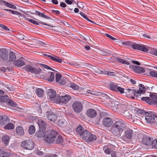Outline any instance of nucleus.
<instances>
[{"mask_svg":"<svg viewBox=\"0 0 157 157\" xmlns=\"http://www.w3.org/2000/svg\"><path fill=\"white\" fill-rule=\"evenodd\" d=\"M127 124L122 120L116 121L111 128V132L114 135H121L126 128Z\"/></svg>","mask_w":157,"mask_h":157,"instance_id":"obj_1","label":"nucleus"},{"mask_svg":"<svg viewBox=\"0 0 157 157\" xmlns=\"http://www.w3.org/2000/svg\"><path fill=\"white\" fill-rule=\"evenodd\" d=\"M57 136L58 133L54 130L48 131L46 132L44 140L48 143L52 144L54 143Z\"/></svg>","mask_w":157,"mask_h":157,"instance_id":"obj_2","label":"nucleus"},{"mask_svg":"<svg viewBox=\"0 0 157 157\" xmlns=\"http://www.w3.org/2000/svg\"><path fill=\"white\" fill-rule=\"evenodd\" d=\"M84 133L82 139L86 142H93L97 138V136L91 133L88 131H85Z\"/></svg>","mask_w":157,"mask_h":157,"instance_id":"obj_3","label":"nucleus"},{"mask_svg":"<svg viewBox=\"0 0 157 157\" xmlns=\"http://www.w3.org/2000/svg\"><path fill=\"white\" fill-rule=\"evenodd\" d=\"M71 99L70 95H65L64 96H57L54 99V102L57 103H67Z\"/></svg>","mask_w":157,"mask_h":157,"instance_id":"obj_4","label":"nucleus"},{"mask_svg":"<svg viewBox=\"0 0 157 157\" xmlns=\"http://www.w3.org/2000/svg\"><path fill=\"white\" fill-rule=\"evenodd\" d=\"M139 139H142V143L146 146H151L153 141V138L147 136H144L142 134H140L138 135Z\"/></svg>","mask_w":157,"mask_h":157,"instance_id":"obj_5","label":"nucleus"},{"mask_svg":"<svg viewBox=\"0 0 157 157\" xmlns=\"http://www.w3.org/2000/svg\"><path fill=\"white\" fill-rule=\"evenodd\" d=\"M34 145L33 142L30 140L23 141L21 144L22 147L28 150L32 149L34 148Z\"/></svg>","mask_w":157,"mask_h":157,"instance_id":"obj_6","label":"nucleus"},{"mask_svg":"<svg viewBox=\"0 0 157 157\" xmlns=\"http://www.w3.org/2000/svg\"><path fill=\"white\" fill-rule=\"evenodd\" d=\"M72 108L74 111L76 113H80L83 109L82 103L79 101H75L72 104Z\"/></svg>","mask_w":157,"mask_h":157,"instance_id":"obj_7","label":"nucleus"},{"mask_svg":"<svg viewBox=\"0 0 157 157\" xmlns=\"http://www.w3.org/2000/svg\"><path fill=\"white\" fill-rule=\"evenodd\" d=\"M131 47L134 49L142 51L145 52H147L148 51V49L144 46L132 42Z\"/></svg>","mask_w":157,"mask_h":157,"instance_id":"obj_8","label":"nucleus"},{"mask_svg":"<svg viewBox=\"0 0 157 157\" xmlns=\"http://www.w3.org/2000/svg\"><path fill=\"white\" fill-rule=\"evenodd\" d=\"M9 53L8 50L5 48H2L0 50V58L3 60L8 59Z\"/></svg>","mask_w":157,"mask_h":157,"instance_id":"obj_9","label":"nucleus"},{"mask_svg":"<svg viewBox=\"0 0 157 157\" xmlns=\"http://www.w3.org/2000/svg\"><path fill=\"white\" fill-rule=\"evenodd\" d=\"M137 91L135 90L134 88H132L131 89H125V93L127 95H130L131 96L135 95L136 96H138V94H136ZM132 98H134V97L132 96Z\"/></svg>","mask_w":157,"mask_h":157,"instance_id":"obj_10","label":"nucleus"},{"mask_svg":"<svg viewBox=\"0 0 157 157\" xmlns=\"http://www.w3.org/2000/svg\"><path fill=\"white\" fill-rule=\"evenodd\" d=\"M10 119L6 115H0V125H4L8 123Z\"/></svg>","mask_w":157,"mask_h":157,"instance_id":"obj_11","label":"nucleus"},{"mask_svg":"<svg viewBox=\"0 0 157 157\" xmlns=\"http://www.w3.org/2000/svg\"><path fill=\"white\" fill-rule=\"evenodd\" d=\"M103 123L105 127H109L112 125L113 121L111 118L109 117H106L104 118L103 119Z\"/></svg>","mask_w":157,"mask_h":157,"instance_id":"obj_12","label":"nucleus"},{"mask_svg":"<svg viewBox=\"0 0 157 157\" xmlns=\"http://www.w3.org/2000/svg\"><path fill=\"white\" fill-rule=\"evenodd\" d=\"M47 93L50 98L54 101V99L56 98V96L55 90L52 89H49L48 90Z\"/></svg>","mask_w":157,"mask_h":157,"instance_id":"obj_13","label":"nucleus"},{"mask_svg":"<svg viewBox=\"0 0 157 157\" xmlns=\"http://www.w3.org/2000/svg\"><path fill=\"white\" fill-rule=\"evenodd\" d=\"M47 117L48 119L52 122H55L57 119V116L52 112H47Z\"/></svg>","mask_w":157,"mask_h":157,"instance_id":"obj_14","label":"nucleus"},{"mask_svg":"<svg viewBox=\"0 0 157 157\" xmlns=\"http://www.w3.org/2000/svg\"><path fill=\"white\" fill-rule=\"evenodd\" d=\"M25 59L23 57H21L16 61L14 62V64L15 66L18 67H21L25 65Z\"/></svg>","mask_w":157,"mask_h":157,"instance_id":"obj_15","label":"nucleus"},{"mask_svg":"<svg viewBox=\"0 0 157 157\" xmlns=\"http://www.w3.org/2000/svg\"><path fill=\"white\" fill-rule=\"evenodd\" d=\"M33 19H35L37 21V22L35 21H34L32 19H29L28 18L27 20H28V21H29L30 22H31L34 24L36 25H39V24L40 23V24H41L43 25H47V26H50L52 27H54L53 26H51L50 25H49V24L46 23L44 22L41 21L36 19L35 18H33Z\"/></svg>","mask_w":157,"mask_h":157,"instance_id":"obj_16","label":"nucleus"},{"mask_svg":"<svg viewBox=\"0 0 157 157\" xmlns=\"http://www.w3.org/2000/svg\"><path fill=\"white\" fill-rule=\"evenodd\" d=\"M86 114L89 117L92 118L96 117L97 113L94 109H90L87 110Z\"/></svg>","mask_w":157,"mask_h":157,"instance_id":"obj_17","label":"nucleus"},{"mask_svg":"<svg viewBox=\"0 0 157 157\" xmlns=\"http://www.w3.org/2000/svg\"><path fill=\"white\" fill-rule=\"evenodd\" d=\"M25 69L27 71L32 73L36 74L38 73V71L30 65H27L25 67Z\"/></svg>","mask_w":157,"mask_h":157,"instance_id":"obj_18","label":"nucleus"},{"mask_svg":"<svg viewBox=\"0 0 157 157\" xmlns=\"http://www.w3.org/2000/svg\"><path fill=\"white\" fill-rule=\"evenodd\" d=\"M124 133L125 137L128 139H130L133 135V131L131 129L128 128L125 131Z\"/></svg>","mask_w":157,"mask_h":157,"instance_id":"obj_19","label":"nucleus"},{"mask_svg":"<svg viewBox=\"0 0 157 157\" xmlns=\"http://www.w3.org/2000/svg\"><path fill=\"white\" fill-rule=\"evenodd\" d=\"M37 124L39 125L40 129H46L47 124L45 121L42 119H40L38 121Z\"/></svg>","mask_w":157,"mask_h":157,"instance_id":"obj_20","label":"nucleus"},{"mask_svg":"<svg viewBox=\"0 0 157 157\" xmlns=\"http://www.w3.org/2000/svg\"><path fill=\"white\" fill-rule=\"evenodd\" d=\"M46 129H40L38 132L36 133V136L39 138L43 137V140H44L45 136L47 131H45Z\"/></svg>","mask_w":157,"mask_h":157,"instance_id":"obj_21","label":"nucleus"},{"mask_svg":"<svg viewBox=\"0 0 157 157\" xmlns=\"http://www.w3.org/2000/svg\"><path fill=\"white\" fill-rule=\"evenodd\" d=\"M87 131L86 129L84 130V128L81 126H78L76 129V131L78 134L82 136V139L83 136V134L85 131Z\"/></svg>","mask_w":157,"mask_h":157,"instance_id":"obj_22","label":"nucleus"},{"mask_svg":"<svg viewBox=\"0 0 157 157\" xmlns=\"http://www.w3.org/2000/svg\"><path fill=\"white\" fill-rule=\"evenodd\" d=\"M46 79L50 82H52L54 79V74L52 72H48L46 74Z\"/></svg>","mask_w":157,"mask_h":157,"instance_id":"obj_23","label":"nucleus"},{"mask_svg":"<svg viewBox=\"0 0 157 157\" xmlns=\"http://www.w3.org/2000/svg\"><path fill=\"white\" fill-rule=\"evenodd\" d=\"M15 131L16 134L18 136H22L24 134V129L21 126H17L16 128Z\"/></svg>","mask_w":157,"mask_h":157,"instance_id":"obj_24","label":"nucleus"},{"mask_svg":"<svg viewBox=\"0 0 157 157\" xmlns=\"http://www.w3.org/2000/svg\"><path fill=\"white\" fill-rule=\"evenodd\" d=\"M132 69L136 73H141L144 71V69L143 67L138 66H133Z\"/></svg>","mask_w":157,"mask_h":157,"instance_id":"obj_25","label":"nucleus"},{"mask_svg":"<svg viewBox=\"0 0 157 157\" xmlns=\"http://www.w3.org/2000/svg\"><path fill=\"white\" fill-rule=\"evenodd\" d=\"M145 120L149 123L152 124L156 122V121L154 117L151 116L147 115L145 116Z\"/></svg>","mask_w":157,"mask_h":157,"instance_id":"obj_26","label":"nucleus"},{"mask_svg":"<svg viewBox=\"0 0 157 157\" xmlns=\"http://www.w3.org/2000/svg\"><path fill=\"white\" fill-rule=\"evenodd\" d=\"M51 59L58 63H60L63 62V60L62 58L53 54L52 55V56L51 57Z\"/></svg>","mask_w":157,"mask_h":157,"instance_id":"obj_27","label":"nucleus"},{"mask_svg":"<svg viewBox=\"0 0 157 157\" xmlns=\"http://www.w3.org/2000/svg\"><path fill=\"white\" fill-rule=\"evenodd\" d=\"M139 90L137 91L136 94H143L145 93L146 91V89L144 86L141 84H139Z\"/></svg>","mask_w":157,"mask_h":157,"instance_id":"obj_28","label":"nucleus"},{"mask_svg":"<svg viewBox=\"0 0 157 157\" xmlns=\"http://www.w3.org/2000/svg\"><path fill=\"white\" fill-rule=\"evenodd\" d=\"M35 14L40 17H43L47 19H52V18L51 17L45 15L43 13H41L39 11L36 10L35 11Z\"/></svg>","mask_w":157,"mask_h":157,"instance_id":"obj_29","label":"nucleus"},{"mask_svg":"<svg viewBox=\"0 0 157 157\" xmlns=\"http://www.w3.org/2000/svg\"><path fill=\"white\" fill-rule=\"evenodd\" d=\"M1 0L2 1L0 3H3L5 6L12 9H16V7L15 6L13 5L12 4L9 3L6 1L3 0Z\"/></svg>","mask_w":157,"mask_h":157,"instance_id":"obj_30","label":"nucleus"},{"mask_svg":"<svg viewBox=\"0 0 157 157\" xmlns=\"http://www.w3.org/2000/svg\"><path fill=\"white\" fill-rule=\"evenodd\" d=\"M150 98L152 104H157V96L154 94L150 95Z\"/></svg>","mask_w":157,"mask_h":157,"instance_id":"obj_31","label":"nucleus"},{"mask_svg":"<svg viewBox=\"0 0 157 157\" xmlns=\"http://www.w3.org/2000/svg\"><path fill=\"white\" fill-rule=\"evenodd\" d=\"M63 142V139L62 138V137L60 135L57 136L56 137V139L55 140V141L54 142V143H56L57 144H61Z\"/></svg>","mask_w":157,"mask_h":157,"instance_id":"obj_32","label":"nucleus"},{"mask_svg":"<svg viewBox=\"0 0 157 157\" xmlns=\"http://www.w3.org/2000/svg\"><path fill=\"white\" fill-rule=\"evenodd\" d=\"M35 92L37 95L39 97H41L44 95V91L41 88L37 89Z\"/></svg>","mask_w":157,"mask_h":157,"instance_id":"obj_33","label":"nucleus"},{"mask_svg":"<svg viewBox=\"0 0 157 157\" xmlns=\"http://www.w3.org/2000/svg\"><path fill=\"white\" fill-rule=\"evenodd\" d=\"M16 59L15 53L13 52H10L9 54V60L10 61H14Z\"/></svg>","mask_w":157,"mask_h":157,"instance_id":"obj_34","label":"nucleus"},{"mask_svg":"<svg viewBox=\"0 0 157 157\" xmlns=\"http://www.w3.org/2000/svg\"><path fill=\"white\" fill-rule=\"evenodd\" d=\"M5 129L10 130L14 128V125L12 123L7 124L4 127Z\"/></svg>","mask_w":157,"mask_h":157,"instance_id":"obj_35","label":"nucleus"},{"mask_svg":"<svg viewBox=\"0 0 157 157\" xmlns=\"http://www.w3.org/2000/svg\"><path fill=\"white\" fill-rule=\"evenodd\" d=\"M9 140L10 138L9 136L7 135H5L3 136L2 138V142L5 144H7L8 143Z\"/></svg>","mask_w":157,"mask_h":157,"instance_id":"obj_36","label":"nucleus"},{"mask_svg":"<svg viewBox=\"0 0 157 157\" xmlns=\"http://www.w3.org/2000/svg\"><path fill=\"white\" fill-rule=\"evenodd\" d=\"M9 100V97L7 95H3L0 98V101L3 103H7Z\"/></svg>","mask_w":157,"mask_h":157,"instance_id":"obj_37","label":"nucleus"},{"mask_svg":"<svg viewBox=\"0 0 157 157\" xmlns=\"http://www.w3.org/2000/svg\"><path fill=\"white\" fill-rule=\"evenodd\" d=\"M69 86L73 89L77 90L79 89V86L75 83L71 82L69 84Z\"/></svg>","mask_w":157,"mask_h":157,"instance_id":"obj_38","label":"nucleus"},{"mask_svg":"<svg viewBox=\"0 0 157 157\" xmlns=\"http://www.w3.org/2000/svg\"><path fill=\"white\" fill-rule=\"evenodd\" d=\"M117 87L118 86L117 84L113 82H111L109 86L110 89L114 91L116 90Z\"/></svg>","mask_w":157,"mask_h":157,"instance_id":"obj_39","label":"nucleus"},{"mask_svg":"<svg viewBox=\"0 0 157 157\" xmlns=\"http://www.w3.org/2000/svg\"><path fill=\"white\" fill-rule=\"evenodd\" d=\"M142 100L145 101L150 105H152L151 101L150 98L148 97H143L141 98Z\"/></svg>","mask_w":157,"mask_h":157,"instance_id":"obj_40","label":"nucleus"},{"mask_svg":"<svg viewBox=\"0 0 157 157\" xmlns=\"http://www.w3.org/2000/svg\"><path fill=\"white\" fill-rule=\"evenodd\" d=\"M35 131V127L33 125H30L29 129V132L30 134H33Z\"/></svg>","mask_w":157,"mask_h":157,"instance_id":"obj_41","label":"nucleus"},{"mask_svg":"<svg viewBox=\"0 0 157 157\" xmlns=\"http://www.w3.org/2000/svg\"><path fill=\"white\" fill-rule=\"evenodd\" d=\"M7 103L9 105L12 107H16L17 105L15 102H13L11 100H9V99Z\"/></svg>","mask_w":157,"mask_h":157,"instance_id":"obj_42","label":"nucleus"},{"mask_svg":"<svg viewBox=\"0 0 157 157\" xmlns=\"http://www.w3.org/2000/svg\"><path fill=\"white\" fill-rule=\"evenodd\" d=\"M151 145L152 148L157 149V140H153Z\"/></svg>","mask_w":157,"mask_h":157,"instance_id":"obj_43","label":"nucleus"},{"mask_svg":"<svg viewBox=\"0 0 157 157\" xmlns=\"http://www.w3.org/2000/svg\"><path fill=\"white\" fill-rule=\"evenodd\" d=\"M110 51L108 50H104L101 51V54L103 56L109 55L110 53Z\"/></svg>","mask_w":157,"mask_h":157,"instance_id":"obj_44","label":"nucleus"},{"mask_svg":"<svg viewBox=\"0 0 157 157\" xmlns=\"http://www.w3.org/2000/svg\"><path fill=\"white\" fill-rule=\"evenodd\" d=\"M62 75L59 73H56V82H59L60 80L61 79Z\"/></svg>","mask_w":157,"mask_h":157,"instance_id":"obj_45","label":"nucleus"},{"mask_svg":"<svg viewBox=\"0 0 157 157\" xmlns=\"http://www.w3.org/2000/svg\"><path fill=\"white\" fill-rule=\"evenodd\" d=\"M150 76L156 78L157 77V72L155 71H151L149 73Z\"/></svg>","mask_w":157,"mask_h":157,"instance_id":"obj_46","label":"nucleus"},{"mask_svg":"<svg viewBox=\"0 0 157 157\" xmlns=\"http://www.w3.org/2000/svg\"><path fill=\"white\" fill-rule=\"evenodd\" d=\"M104 74L112 76L115 75V73L112 71H105Z\"/></svg>","mask_w":157,"mask_h":157,"instance_id":"obj_47","label":"nucleus"},{"mask_svg":"<svg viewBox=\"0 0 157 157\" xmlns=\"http://www.w3.org/2000/svg\"><path fill=\"white\" fill-rule=\"evenodd\" d=\"M65 122V121L63 119H60L59 120L58 124L59 126L61 127L64 125Z\"/></svg>","mask_w":157,"mask_h":157,"instance_id":"obj_48","label":"nucleus"},{"mask_svg":"<svg viewBox=\"0 0 157 157\" xmlns=\"http://www.w3.org/2000/svg\"><path fill=\"white\" fill-rule=\"evenodd\" d=\"M124 88L118 86L116 91L119 92L120 93L122 94L124 93Z\"/></svg>","mask_w":157,"mask_h":157,"instance_id":"obj_49","label":"nucleus"},{"mask_svg":"<svg viewBox=\"0 0 157 157\" xmlns=\"http://www.w3.org/2000/svg\"><path fill=\"white\" fill-rule=\"evenodd\" d=\"M104 152L108 154H109L110 153V151L109 148L104 147L103 148Z\"/></svg>","mask_w":157,"mask_h":157,"instance_id":"obj_50","label":"nucleus"},{"mask_svg":"<svg viewBox=\"0 0 157 157\" xmlns=\"http://www.w3.org/2000/svg\"><path fill=\"white\" fill-rule=\"evenodd\" d=\"M151 52L153 55L157 56V49L154 48H151Z\"/></svg>","mask_w":157,"mask_h":157,"instance_id":"obj_51","label":"nucleus"},{"mask_svg":"<svg viewBox=\"0 0 157 157\" xmlns=\"http://www.w3.org/2000/svg\"><path fill=\"white\" fill-rule=\"evenodd\" d=\"M121 44L124 45H125V46L128 45V46H131V44H132V42H131L129 41H126V42H121Z\"/></svg>","mask_w":157,"mask_h":157,"instance_id":"obj_52","label":"nucleus"},{"mask_svg":"<svg viewBox=\"0 0 157 157\" xmlns=\"http://www.w3.org/2000/svg\"><path fill=\"white\" fill-rule=\"evenodd\" d=\"M10 12H11V13L13 14H16L20 16H21L22 15V14L21 13L17 11L11 10Z\"/></svg>","mask_w":157,"mask_h":157,"instance_id":"obj_53","label":"nucleus"},{"mask_svg":"<svg viewBox=\"0 0 157 157\" xmlns=\"http://www.w3.org/2000/svg\"><path fill=\"white\" fill-rule=\"evenodd\" d=\"M0 26L2 28H3V29L9 31L10 30L9 29L8 27H6L5 25H4L3 24H0Z\"/></svg>","mask_w":157,"mask_h":157,"instance_id":"obj_54","label":"nucleus"},{"mask_svg":"<svg viewBox=\"0 0 157 157\" xmlns=\"http://www.w3.org/2000/svg\"><path fill=\"white\" fill-rule=\"evenodd\" d=\"M137 112L139 113H140V114H146L147 113V112H145L144 110L140 109H138Z\"/></svg>","mask_w":157,"mask_h":157,"instance_id":"obj_55","label":"nucleus"},{"mask_svg":"<svg viewBox=\"0 0 157 157\" xmlns=\"http://www.w3.org/2000/svg\"><path fill=\"white\" fill-rule=\"evenodd\" d=\"M81 38L85 40H86L90 39L89 37L86 35L85 34H84L83 35H81Z\"/></svg>","mask_w":157,"mask_h":157,"instance_id":"obj_56","label":"nucleus"},{"mask_svg":"<svg viewBox=\"0 0 157 157\" xmlns=\"http://www.w3.org/2000/svg\"><path fill=\"white\" fill-rule=\"evenodd\" d=\"M77 6L79 7L83 8L84 6L83 5V3L82 2H79L77 3Z\"/></svg>","mask_w":157,"mask_h":157,"instance_id":"obj_57","label":"nucleus"},{"mask_svg":"<svg viewBox=\"0 0 157 157\" xmlns=\"http://www.w3.org/2000/svg\"><path fill=\"white\" fill-rule=\"evenodd\" d=\"M58 83L60 85H63L65 84V82L64 80L63 79H61L60 80V81H59V82H58Z\"/></svg>","mask_w":157,"mask_h":157,"instance_id":"obj_58","label":"nucleus"},{"mask_svg":"<svg viewBox=\"0 0 157 157\" xmlns=\"http://www.w3.org/2000/svg\"><path fill=\"white\" fill-rule=\"evenodd\" d=\"M48 54H49L50 55H48L46 54H44L43 55L45 56L46 57L48 58H50L51 59V57L52 56V54H51L49 53H47Z\"/></svg>","mask_w":157,"mask_h":157,"instance_id":"obj_59","label":"nucleus"},{"mask_svg":"<svg viewBox=\"0 0 157 157\" xmlns=\"http://www.w3.org/2000/svg\"><path fill=\"white\" fill-rule=\"evenodd\" d=\"M105 35L107 37H108V38H110V39H111L113 40H115V38L113 37V36H111V35H109V34H105Z\"/></svg>","mask_w":157,"mask_h":157,"instance_id":"obj_60","label":"nucleus"},{"mask_svg":"<svg viewBox=\"0 0 157 157\" xmlns=\"http://www.w3.org/2000/svg\"><path fill=\"white\" fill-rule=\"evenodd\" d=\"M46 156V157H57V155H56L52 154L47 155Z\"/></svg>","mask_w":157,"mask_h":157,"instance_id":"obj_61","label":"nucleus"},{"mask_svg":"<svg viewBox=\"0 0 157 157\" xmlns=\"http://www.w3.org/2000/svg\"><path fill=\"white\" fill-rule=\"evenodd\" d=\"M111 157H117L115 151H113L111 153Z\"/></svg>","mask_w":157,"mask_h":157,"instance_id":"obj_62","label":"nucleus"},{"mask_svg":"<svg viewBox=\"0 0 157 157\" xmlns=\"http://www.w3.org/2000/svg\"><path fill=\"white\" fill-rule=\"evenodd\" d=\"M66 4L63 2H61L60 4V6L63 8H65L66 6Z\"/></svg>","mask_w":157,"mask_h":157,"instance_id":"obj_63","label":"nucleus"},{"mask_svg":"<svg viewBox=\"0 0 157 157\" xmlns=\"http://www.w3.org/2000/svg\"><path fill=\"white\" fill-rule=\"evenodd\" d=\"M150 116H151L153 117H155V115H156L155 114H154V113L150 111L148 113V115Z\"/></svg>","mask_w":157,"mask_h":157,"instance_id":"obj_64","label":"nucleus"}]
</instances>
